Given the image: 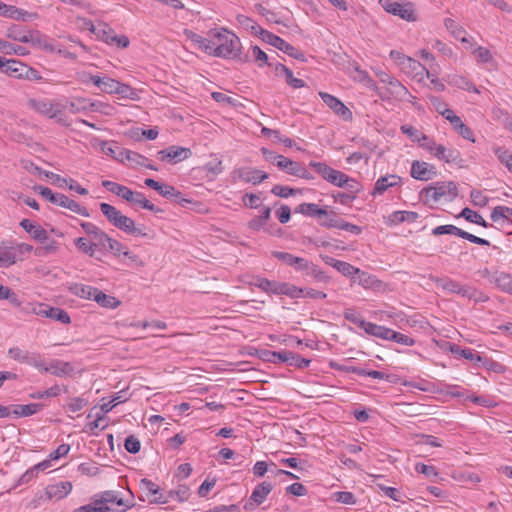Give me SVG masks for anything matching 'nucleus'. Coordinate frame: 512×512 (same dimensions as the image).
<instances>
[{
	"instance_id": "62",
	"label": "nucleus",
	"mask_w": 512,
	"mask_h": 512,
	"mask_svg": "<svg viewBox=\"0 0 512 512\" xmlns=\"http://www.w3.org/2000/svg\"><path fill=\"white\" fill-rule=\"evenodd\" d=\"M16 262V255L12 248L5 249L0 253V267H9Z\"/></svg>"
},
{
	"instance_id": "24",
	"label": "nucleus",
	"mask_w": 512,
	"mask_h": 512,
	"mask_svg": "<svg viewBox=\"0 0 512 512\" xmlns=\"http://www.w3.org/2000/svg\"><path fill=\"white\" fill-rule=\"evenodd\" d=\"M294 212L319 219L328 215L326 209L320 208L317 204L314 203H302L295 208Z\"/></svg>"
},
{
	"instance_id": "9",
	"label": "nucleus",
	"mask_w": 512,
	"mask_h": 512,
	"mask_svg": "<svg viewBox=\"0 0 512 512\" xmlns=\"http://www.w3.org/2000/svg\"><path fill=\"white\" fill-rule=\"evenodd\" d=\"M33 312L38 316L51 318L53 320L59 321L62 324H69L71 322L69 314L65 310L58 307L39 304L37 307L33 308Z\"/></svg>"
},
{
	"instance_id": "33",
	"label": "nucleus",
	"mask_w": 512,
	"mask_h": 512,
	"mask_svg": "<svg viewBox=\"0 0 512 512\" xmlns=\"http://www.w3.org/2000/svg\"><path fill=\"white\" fill-rule=\"evenodd\" d=\"M271 217V208L268 206H264L261 210V213L259 216L254 217L249 222V228L254 231H259L262 228H264L266 222Z\"/></svg>"
},
{
	"instance_id": "5",
	"label": "nucleus",
	"mask_w": 512,
	"mask_h": 512,
	"mask_svg": "<svg viewBox=\"0 0 512 512\" xmlns=\"http://www.w3.org/2000/svg\"><path fill=\"white\" fill-rule=\"evenodd\" d=\"M144 183L149 188L157 191L164 198L173 200L175 203L181 205L182 207H185L186 204L191 203V200L184 198L182 193L172 185L160 183L152 178L145 179Z\"/></svg>"
},
{
	"instance_id": "1",
	"label": "nucleus",
	"mask_w": 512,
	"mask_h": 512,
	"mask_svg": "<svg viewBox=\"0 0 512 512\" xmlns=\"http://www.w3.org/2000/svg\"><path fill=\"white\" fill-rule=\"evenodd\" d=\"M211 41L209 55L221 58H237L240 51L239 38L226 29H213L208 32Z\"/></svg>"
},
{
	"instance_id": "8",
	"label": "nucleus",
	"mask_w": 512,
	"mask_h": 512,
	"mask_svg": "<svg viewBox=\"0 0 512 512\" xmlns=\"http://www.w3.org/2000/svg\"><path fill=\"white\" fill-rule=\"evenodd\" d=\"M382 3V7L390 14L399 16L400 18L407 21H414V9L413 5L409 2L407 3H399L395 1L385 0L384 2L380 0Z\"/></svg>"
},
{
	"instance_id": "26",
	"label": "nucleus",
	"mask_w": 512,
	"mask_h": 512,
	"mask_svg": "<svg viewBox=\"0 0 512 512\" xmlns=\"http://www.w3.org/2000/svg\"><path fill=\"white\" fill-rule=\"evenodd\" d=\"M55 204L60 207L67 208L70 211L77 213L81 216H84V217L89 216L88 210L85 207L80 206L76 201H74L73 199H70L69 197H67L64 194L60 193V195L57 199V202Z\"/></svg>"
},
{
	"instance_id": "21",
	"label": "nucleus",
	"mask_w": 512,
	"mask_h": 512,
	"mask_svg": "<svg viewBox=\"0 0 512 512\" xmlns=\"http://www.w3.org/2000/svg\"><path fill=\"white\" fill-rule=\"evenodd\" d=\"M400 182H401V178L397 175L392 174V175L382 176L376 181L372 194L374 196L381 195L388 188L399 185Z\"/></svg>"
},
{
	"instance_id": "12",
	"label": "nucleus",
	"mask_w": 512,
	"mask_h": 512,
	"mask_svg": "<svg viewBox=\"0 0 512 512\" xmlns=\"http://www.w3.org/2000/svg\"><path fill=\"white\" fill-rule=\"evenodd\" d=\"M410 174L416 180L428 181L437 175V170L432 164L415 160L411 164Z\"/></svg>"
},
{
	"instance_id": "16",
	"label": "nucleus",
	"mask_w": 512,
	"mask_h": 512,
	"mask_svg": "<svg viewBox=\"0 0 512 512\" xmlns=\"http://www.w3.org/2000/svg\"><path fill=\"white\" fill-rule=\"evenodd\" d=\"M88 419L94 418V420L88 422L85 426V431L90 434L96 435L97 430H103L107 426L108 422L103 414L97 411V407H93L87 416Z\"/></svg>"
},
{
	"instance_id": "35",
	"label": "nucleus",
	"mask_w": 512,
	"mask_h": 512,
	"mask_svg": "<svg viewBox=\"0 0 512 512\" xmlns=\"http://www.w3.org/2000/svg\"><path fill=\"white\" fill-rule=\"evenodd\" d=\"M184 34L193 43L197 44L198 47L201 50H203L205 53L208 54V52L211 50L212 46H211L210 37L209 38H204L201 35L193 32L191 30H188V29H185Z\"/></svg>"
},
{
	"instance_id": "46",
	"label": "nucleus",
	"mask_w": 512,
	"mask_h": 512,
	"mask_svg": "<svg viewBox=\"0 0 512 512\" xmlns=\"http://www.w3.org/2000/svg\"><path fill=\"white\" fill-rule=\"evenodd\" d=\"M136 166H144L151 170H157L154 165L149 163V160L146 157L136 152L130 151V168H134Z\"/></svg>"
},
{
	"instance_id": "29",
	"label": "nucleus",
	"mask_w": 512,
	"mask_h": 512,
	"mask_svg": "<svg viewBox=\"0 0 512 512\" xmlns=\"http://www.w3.org/2000/svg\"><path fill=\"white\" fill-rule=\"evenodd\" d=\"M7 37L22 43L34 41V35L31 32L26 31L17 25L12 26L8 29Z\"/></svg>"
},
{
	"instance_id": "13",
	"label": "nucleus",
	"mask_w": 512,
	"mask_h": 512,
	"mask_svg": "<svg viewBox=\"0 0 512 512\" xmlns=\"http://www.w3.org/2000/svg\"><path fill=\"white\" fill-rule=\"evenodd\" d=\"M273 485L269 482H262L255 487L248 502L245 503L244 509L247 511L253 510L256 506L262 504L268 494L272 491Z\"/></svg>"
},
{
	"instance_id": "44",
	"label": "nucleus",
	"mask_w": 512,
	"mask_h": 512,
	"mask_svg": "<svg viewBox=\"0 0 512 512\" xmlns=\"http://www.w3.org/2000/svg\"><path fill=\"white\" fill-rule=\"evenodd\" d=\"M310 363H311L310 359H306L304 357H301L297 353L289 351L288 359L286 362V364H288L289 366H294L296 368L303 369V368L308 367L310 365Z\"/></svg>"
},
{
	"instance_id": "48",
	"label": "nucleus",
	"mask_w": 512,
	"mask_h": 512,
	"mask_svg": "<svg viewBox=\"0 0 512 512\" xmlns=\"http://www.w3.org/2000/svg\"><path fill=\"white\" fill-rule=\"evenodd\" d=\"M9 356L14 359L15 361H18L19 363H25L27 364L31 355L28 351L22 350L19 347H12L8 350Z\"/></svg>"
},
{
	"instance_id": "14",
	"label": "nucleus",
	"mask_w": 512,
	"mask_h": 512,
	"mask_svg": "<svg viewBox=\"0 0 512 512\" xmlns=\"http://www.w3.org/2000/svg\"><path fill=\"white\" fill-rule=\"evenodd\" d=\"M100 209L107 220L114 226L125 231L128 229V217L122 215L114 206L101 203Z\"/></svg>"
},
{
	"instance_id": "22",
	"label": "nucleus",
	"mask_w": 512,
	"mask_h": 512,
	"mask_svg": "<svg viewBox=\"0 0 512 512\" xmlns=\"http://www.w3.org/2000/svg\"><path fill=\"white\" fill-rule=\"evenodd\" d=\"M21 66H24V63L19 60L0 57V69L10 77L19 79L20 73L22 72L20 70Z\"/></svg>"
},
{
	"instance_id": "52",
	"label": "nucleus",
	"mask_w": 512,
	"mask_h": 512,
	"mask_svg": "<svg viewBox=\"0 0 512 512\" xmlns=\"http://www.w3.org/2000/svg\"><path fill=\"white\" fill-rule=\"evenodd\" d=\"M261 133L268 137H273L275 140L282 142L286 147H292L293 140L287 137H282L278 130L263 127Z\"/></svg>"
},
{
	"instance_id": "42",
	"label": "nucleus",
	"mask_w": 512,
	"mask_h": 512,
	"mask_svg": "<svg viewBox=\"0 0 512 512\" xmlns=\"http://www.w3.org/2000/svg\"><path fill=\"white\" fill-rule=\"evenodd\" d=\"M301 163L293 161L287 157L280 159L279 165L277 166L280 170L285 171L287 174L296 176Z\"/></svg>"
},
{
	"instance_id": "53",
	"label": "nucleus",
	"mask_w": 512,
	"mask_h": 512,
	"mask_svg": "<svg viewBox=\"0 0 512 512\" xmlns=\"http://www.w3.org/2000/svg\"><path fill=\"white\" fill-rule=\"evenodd\" d=\"M337 271H339L342 275L349 277L351 279H354V276L360 272L359 268L354 267L348 262L345 261H339L338 265L335 268Z\"/></svg>"
},
{
	"instance_id": "30",
	"label": "nucleus",
	"mask_w": 512,
	"mask_h": 512,
	"mask_svg": "<svg viewBox=\"0 0 512 512\" xmlns=\"http://www.w3.org/2000/svg\"><path fill=\"white\" fill-rule=\"evenodd\" d=\"M459 217L464 218L466 221L480 225L484 228L492 227V224L486 222V220L476 211L465 207L459 214Z\"/></svg>"
},
{
	"instance_id": "27",
	"label": "nucleus",
	"mask_w": 512,
	"mask_h": 512,
	"mask_svg": "<svg viewBox=\"0 0 512 512\" xmlns=\"http://www.w3.org/2000/svg\"><path fill=\"white\" fill-rule=\"evenodd\" d=\"M43 404L30 403L27 405H11V415L15 417H28L41 411Z\"/></svg>"
},
{
	"instance_id": "54",
	"label": "nucleus",
	"mask_w": 512,
	"mask_h": 512,
	"mask_svg": "<svg viewBox=\"0 0 512 512\" xmlns=\"http://www.w3.org/2000/svg\"><path fill=\"white\" fill-rule=\"evenodd\" d=\"M497 158L499 161L504 164L507 169L511 172L512 171V153L508 151L507 149H504L502 147H498L494 150Z\"/></svg>"
},
{
	"instance_id": "17",
	"label": "nucleus",
	"mask_w": 512,
	"mask_h": 512,
	"mask_svg": "<svg viewBox=\"0 0 512 512\" xmlns=\"http://www.w3.org/2000/svg\"><path fill=\"white\" fill-rule=\"evenodd\" d=\"M45 372H49L57 377L71 375L74 372V367L69 363L58 359H53L45 367Z\"/></svg>"
},
{
	"instance_id": "61",
	"label": "nucleus",
	"mask_w": 512,
	"mask_h": 512,
	"mask_svg": "<svg viewBox=\"0 0 512 512\" xmlns=\"http://www.w3.org/2000/svg\"><path fill=\"white\" fill-rule=\"evenodd\" d=\"M309 166L317 173L319 174L324 180L326 179V177L328 176V174L330 172H332V167L328 166L326 163L324 162H316V161H311L309 163Z\"/></svg>"
},
{
	"instance_id": "3",
	"label": "nucleus",
	"mask_w": 512,
	"mask_h": 512,
	"mask_svg": "<svg viewBox=\"0 0 512 512\" xmlns=\"http://www.w3.org/2000/svg\"><path fill=\"white\" fill-rule=\"evenodd\" d=\"M251 30L255 34H259L263 41L276 47L277 49H279L283 53L289 55L290 57H293L302 62H304L306 60L305 54L303 52L296 49L294 46H292L291 44H289L288 42H286L279 36L269 32L267 30H264L257 23H253V26H251Z\"/></svg>"
},
{
	"instance_id": "49",
	"label": "nucleus",
	"mask_w": 512,
	"mask_h": 512,
	"mask_svg": "<svg viewBox=\"0 0 512 512\" xmlns=\"http://www.w3.org/2000/svg\"><path fill=\"white\" fill-rule=\"evenodd\" d=\"M343 316L346 320L350 321L351 323L357 325L359 328L364 327L367 321H365L360 314L352 308L345 309Z\"/></svg>"
},
{
	"instance_id": "64",
	"label": "nucleus",
	"mask_w": 512,
	"mask_h": 512,
	"mask_svg": "<svg viewBox=\"0 0 512 512\" xmlns=\"http://www.w3.org/2000/svg\"><path fill=\"white\" fill-rule=\"evenodd\" d=\"M140 489L143 492H145L147 496L156 495L159 492V487L155 483L146 478L141 479Z\"/></svg>"
},
{
	"instance_id": "23",
	"label": "nucleus",
	"mask_w": 512,
	"mask_h": 512,
	"mask_svg": "<svg viewBox=\"0 0 512 512\" xmlns=\"http://www.w3.org/2000/svg\"><path fill=\"white\" fill-rule=\"evenodd\" d=\"M29 103L35 111L49 118H57L58 114H61V111L56 110L48 100H30Z\"/></svg>"
},
{
	"instance_id": "40",
	"label": "nucleus",
	"mask_w": 512,
	"mask_h": 512,
	"mask_svg": "<svg viewBox=\"0 0 512 512\" xmlns=\"http://www.w3.org/2000/svg\"><path fill=\"white\" fill-rule=\"evenodd\" d=\"M94 300L105 308H116L120 304V302L115 297L107 295L99 290H97Z\"/></svg>"
},
{
	"instance_id": "43",
	"label": "nucleus",
	"mask_w": 512,
	"mask_h": 512,
	"mask_svg": "<svg viewBox=\"0 0 512 512\" xmlns=\"http://www.w3.org/2000/svg\"><path fill=\"white\" fill-rule=\"evenodd\" d=\"M496 286L505 292L512 294V276L506 273H499L494 280Z\"/></svg>"
},
{
	"instance_id": "15",
	"label": "nucleus",
	"mask_w": 512,
	"mask_h": 512,
	"mask_svg": "<svg viewBox=\"0 0 512 512\" xmlns=\"http://www.w3.org/2000/svg\"><path fill=\"white\" fill-rule=\"evenodd\" d=\"M434 201L437 202L441 198H447L449 201L454 200L458 196V188L453 181H443L436 183V190L433 191Z\"/></svg>"
},
{
	"instance_id": "28",
	"label": "nucleus",
	"mask_w": 512,
	"mask_h": 512,
	"mask_svg": "<svg viewBox=\"0 0 512 512\" xmlns=\"http://www.w3.org/2000/svg\"><path fill=\"white\" fill-rule=\"evenodd\" d=\"M91 81L101 91L106 92V93H113L115 91H118V89H119V82H117L109 77L101 78L99 76H91Z\"/></svg>"
},
{
	"instance_id": "18",
	"label": "nucleus",
	"mask_w": 512,
	"mask_h": 512,
	"mask_svg": "<svg viewBox=\"0 0 512 512\" xmlns=\"http://www.w3.org/2000/svg\"><path fill=\"white\" fill-rule=\"evenodd\" d=\"M433 155L446 163L458 164L462 159L460 152L455 149H447L445 146L438 144L433 152Z\"/></svg>"
},
{
	"instance_id": "45",
	"label": "nucleus",
	"mask_w": 512,
	"mask_h": 512,
	"mask_svg": "<svg viewBox=\"0 0 512 512\" xmlns=\"http://www.w3.org/2000/svg\"><path fill=\"white\" fill-rule=\"evenodd\" d=\"M0 52L5 54L26 55L27 50L20 45H13L7 41L0 40Z\"/></svg>"
},
{
	"instance_id": "32",
	"label": "nucleus",
	"mask_w": 512,
	"mask_h": 512,
	"mask_svg": "<svg viewBox=\"0 0 512 512\" xmlns=\"http://www.w3.org/2000/svg\"><path fill=\"white\" fill-rule=\"evenodd\" d=\"M81 227L86 234L90 235L98 244L104 245V240H109V236L101 231L96 225L90 222L81 223Z\"/></svg>"
},
{
	"instance_id": "63",
	"label": "nucleus",
	"mask_w": 512,
	"mask_h": 512,
	"mask_svg": "<svg viewBox=\"0 0 512 512\" xmlns=\"http://www.w3.org/2000/svg\"><path fill=\"white\" fill-rule=\"evenodd\" d=\"M34 190L39 192V194L42 197H44L45 199H47L49 202H51L53 204H55L57 202V199L60 195V193H53L50 188L41 186V185L35 186Z\"/></svg>"
},
{
	"instance_id": "4",
	"label": "nucleus",
	"mask_w": 512,
	"mask_h": 512,
	"mask_svg": "<svg viewBox=\"0 0 512 512\" xmlns=\"http://www.w3.org/2000/svg\"><path fill=\"white\" fill-rule=\"evenodd\" d=\"M390 57L396 62L401 71L410 77H422L424 73L429 75L428 70L418 60L397 50H391Z\"/></svg>"
},
{
	"instance_id": "36",
	"label": "nucleus",
	"mask_w": 512,
	"mask_h": 512,
	"mask_svg": "<svg viewBox=\"0 0 512 512\" xmlns=\"http://www.w3.org/2000/svg\"><path fill=\"white\" fill-rule=\"evenodd\" d=\"M363 329L369 335H372V336H375V337H378V338H381L384 340H388L390 328H387V327H384L381 325H377V324H374L371 322H366Z\"/></svg>"
},
{
	"instance_id": "41",
	"label": "nucleus",
	"mask_w": 512,
	"mask_h": 512,
	"mask_svg": "<svg viewBox=\"0 0 512 512\" xmlns=\"http://www.w3.org/2000/svg\"><path fill=\"white\" fill-rule=\"evenodd\" d=\"M102 186L105 187L111 193H114L128 201V187L109 180H104L102 182Z\"/></svg>"
},
{
	"instance_id": "59",
	"label": "nucleus",
	"mask_w": 512,
	"mask_h": 512,
	"mask_svg": "<svg viewBox=\"0 0 512 512\" xmlns=\"http://www.w3.org/2000/svg\"><path fill=\"white\" fill-rule=\"evenodd\" d=\"M281 71L286 76V82L293 88H302L305 86V82L302 79L295 78L293 72L286 66H281Z\"/></svg>"
},
{
	"instance_id": "38",
	"label": "nucleus",
	"mask_w": 512,
	"mask_h": 512,
	"mask_svg": "<svg viewBox=\"0 0 512 512\" xmlns=\"http://www.w3.org/2000/svg\"><path fill=\"white\" fill-rule=\"evenodd\" d=\"M458 294L468 299H473L475 302H484L487 300V297L483 293L468 285H461Z\"/></svg>"
},
{
	"instance_id": "50",
	"label": "nucleus",
	"mask_w": 512,
	"mask_h": 512,
	"mask_svg": "<svg viewBox=\"0 0 512 512\" xmlns=\"http://www.w3.org/2000/svg\"><path fill=\"white\" fill-rule=\"evenodd\" d=\"M418 218V213L411 211H395L392 214V221L402 223L404 221L414 222Z\"/></svg>"
},
{
	"instance_id": "25",
	"label": "nucleus",
	"mask_w": 512,
	"mask_h": 512,
	"mask_svg": "<svg viewBox=\"0 0 512 512\" xmlns=\"http://www.w3.org/2000/svg\"><path fill=\"white\" fill-rule=\"evenodd\" d=\"M72 490V483L69 481H62L46 488V493L49 498L62 499L66 497Z\"/></svg>"
},
{
	"instance_id": "7",
	"label": "nucleus",
	"mask_w": 512,
	"mask_h": 512,
	"mask_svg": "<svg viewBox=\"0 0 512 512\" xmlns=\"http://www.w3.org/2000/svg\"><path fill=\"white\" fill-rule=\"evenodd\" d=\"M192 156L190 148L171 145L157 152V158L162 162L176 164Z\"/></svg>"
},
{
	"instance_id": "58",
	"label": "nucleus",
	"mask_w": 512,
	"mask_h": 512,
	"mask_svg": "<svg viewBox=\"0 0 512 512\" xmlns=\"http://www.w3.org/2000/svg\"><path fill=\"white\" fill-rule=\"evenodd\" d=\"M1 15L12 19L26 20V16H28L29 13L18 9L15 6L7 5V9L3 10Z\"/></svg>"
},
{
	"instance_id": "47",
	"label": "nucleus",
	"mask_w": 512,
	"mask_h": 512,
	"mask_svg": "<svg viewBox=\"0 0 512 512\" xmlns=\"http://www.w3.org/2000/svg\"><path fill=\"white\" fill-rule=\"evenodd\" d=\"M271 193L278 197L288 198L289 196L301 193V190L277 184L273 186Z\"/></svg>"
},
{
	"instance_id": "55",
	"label": "nucleus",
	"mask_w": 512,
	"mask_h": 512,
	"mask_svg": "<svg viewBox=\"0 0 512 512\" xmlns=\"http://www.w3.org/2000/svg\"><path fill=\"white\" fill-rule=\"evenodd\" d=\"M130 235H134V236H141V237H145L147 239H153L154 238V232L148 228H146L145 226H142V227H137L134 223V221H132L130 219Z\"/></svg>"
},
{
	"instance_id": "37",
	"label": "nucleus",
	"mask_w": 512,
	"mask_h": 512,
	"mask_svg": "<svg viewBox=\"0 0 512 512\" xmlns=\"http://www.w3.org/2000/svg\"><path fill=\"white\" fill-rule=\"evenodd\" d=\"M97 290V288L83 284H73L70 287L71 293L84 299H94Z\"/></svg>"
},
{
	"instance_id": "39",
	"label": "nucleus",
	"mask_w": 512,
	"mask_h": 512,
	"mask_svg": "<svg viewBox=\"0 0 512 512\" xmlns=\"http://www.w3.org/2000/svg\"><path fill=\"white\" fill-rule=\"evenodd\" d=\"M450 351L453 354L460 355L461 357H463L467 360L476 361V362L483 361L482 356L475 353L472 349H469V348L462 349L460 346L453 344L450 347Z\"/></svg>"
},
{
	"instance_id": "10",
	"label": "nucleus",
	"mask_w": 512,
	"mask_h": 512,
	"mask_svg": "<svg viewBox=\"0 0 512 512\" xmlns=\"http://www.w3.org/2000/svg\"><path fill=\"white\" fill-rule=\"evenodd\" d=\"M319 96L323 102L343 120L349 121L352 119V112L338 98L326 92H319Z\"/></svg>"
},
{
	"instance_id": "19",
	"label": "nucleus",
	"mask_w": 512,
	"mask_h": 512,
	"mask_svg": "<svg viewBox=\"0 0 512 512\" xmlns=\"http://www.w3.org/2000/svg\"><path fill=\"white\" fill-rule=\"evenodd\" d=\"M99 104L92 102L85 98H77L68 103L67 109L72 114H77L85 111H97Z\"/></svg>"
},
{
	"instance_id": "20",
	"label": "nucleus",
	"mask_w": 512,
	"mask_h": 512,
	"mask_svg": "<svg viewBox=\"0 0 512 512\" xmlns=\"http://www.w3.org/2000/svg\"><path fill=\"white\" fill-rule=\"evenodd\" d=\"M409 94L408 89L396 78L388 85V88L384 92H379V96L382 99H387L390 96L398 98V99H404Z\"/></svg>"
},
{
	"instance_id": "56",
	"label": "nucleus",
	"mask_w": 512,
	"mask_h": 512,
	"mask_svg": "<svg viewBox=\"0 0 512 512\" xmlns=\"http://www.w3.org/2000/svg\"><path fill=\"white\" fill-rule=\"evenodd\" d=\"M333 499L336 502L346 504V505H354L356 503V497L352 492L348 491H339L333 494Z\"/></svg>"
},
{
	"instance_id": "34",
	"label": "nucleus",
	"mask_w": 512,
	"mask_h": 512,
	"mask_svg": "<svg viewBox=\"0 0 512 512\" xmlns=\"http://www.w3.org/2000/svg\"><path fill=\"white\" fill-rule=\"evenodd\" d=\"M130 203H138L142 208L150 210L154 213H162L163 210L151 203L142 193L130 190Z\"/></svg>"
},
{
	"instance_id": "57",
	"label": "nucleus",
	"mask_w": 512,
	"mask_h": 512,
	"mask_svg": "<svg viewBox=\"0 0 512 512\" xmlns=\"http://www.w3.org/2000/svg\"><path fill=\"white\" fill-rule=\"evenodd\" d=\"M252 56L254 57L255 61L258 62L259 67H263L264 65L271 66L272 63L269 62L268 55L261 50L258 46H252L251 47Z\"/></svg>"
},
{
	"instance_id": "6",
	"label": "nucleus",
	"mask_w": 512,
	"mask_h": 512,
	"mask_svg": "<svg viewBox=\"0 0 512 512\" xmlns=\"http://www.w3.org/2000/svg\"><path fill=\"white\" fill-rule=\"evenodd\" d=\"M432 234L435 236H440V235H445V234L455 235V236L463 238V239H465L471 243H474V244H478L481 246H490V242L488 240L477 237V236H475L471 233H468V232H466L454 225H451V224L435 227L432 230Z\"/></svg>"
},
{
	"instance_id": "31",
	"label": "nucleus",
	"mask_w": 512,
	"mask_h": 512,
	"mask_svg": "<svg viewBox=\"0 0 512 512\" xmlns=\"http://www.w3.org/2000/svg\"><path fill=\"white\" fill-rule=\"evenodd\" d=\"M306 276L312 277L316 282L319 283H329L330 277L321 270L317 265H315L313 262H309L307 268L303 270Z\"/></svg>"
},
{
	"instance_id": "60",
	"label": "nucleus",
	"mask_w": 512,
	"mask_h": 512,
	"mask_svg": "<svg viewBox=\"0 0 512 512\" xmlns=\"http://www.w3.org/2000/svg\"><path fill=\"white\" fill-rule=\"evenodd\" d=\"M470 198L473 205L478 207H485L489 202V198L484 195L481 190L478 189L471 190Z\"/></svg>"
},
{
	"instance_id": "11",
	"label": "nucleus",
	"mask_w": 512,
	"mask_h": 512,
	"mask_svg": "<svg viewBox=\"0 0 512 512\" xmlns=\"http://www.w3.org/2000/svg\"><path fill=\"white\" fill-rule=\"evenodd\" d=\"M232 175L234 179H240L253 185H257L269 177L266 172L254 168H237Z\"/></svg>"
},
{
	"instance_id": "2",
	"label": "nucleus",
	"mask_w": 512,
	"mask_h": 512,
	"mask_svg": "<svg viewBox=\"0 0 512 512\" xmlns=\"http://www.w3.org/2000/svg\"><path fill=\"white\" fill-rule=\"evenodd\" d=\"M128 504L120 492L108 490L95 494L89 504L76 508L73 512H125Z\"/></svg>"
},
{
	"instance_id": "51",
	"label": "nucleus",
	"mask_w": 512,
	"mask_h": 512,
	"mask_svg": "<svg viewBox=\"0 0 512 512\" xmlns=\"http://www.w3.org/2000/svg\"><path fill=\"white\" fill-rule=\"evenodd\" d=\"M388 340L402 344V345H406V346H413L415 343V340L413 338H411L405 334L396 332L392 329H390Z\"/></svg>"
}]
</instances>
